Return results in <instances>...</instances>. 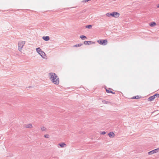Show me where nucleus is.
I'll use <instances>...</instances> for the list:
<instances>
[{"instance_id":"obj_1","label":"nucleus","mask_w":159,"mask_h":159,"mask_svg":"<svg viewBox=\"0 0 159 159\" xmlns=\"http://www.w3.org/2000/svg\"><path fill=\"white\" fill-rule=\"evenodd\" d=\"M49 78L52 82L55 84H58L59 82V78L54 73H50L49 74Z\"/></svg>"},{"instance_id":"obj_2","label":"nucleus","mask_w":159,"mask_h":159,"mask_svg":"<svg viewBox=\"0 0 159 159\" xmlns=\"http://www.w3.org/2000/svg\"><path fill=\"white\" fill-rule=\"evenodd\" d=\"M25 43V42L23 41H20L18 43V50L21 52L22 48Z\"/></svg>"},{"instance_id":"obj_3","label":"nucleus","mask_w":159,"mask_h":159,"mask_svg":"<svg viewBox=\"0 0 159 159\" xmlns=\"http://www.w3.org/2000/svg\"><path fill=\"white\" fill-rule=\"evenodd\" d=\"M97 42L100 44L102 45H105L107 44L108 43L107 39L99 40H98Z\"/></svg>"},{"instance_id":"obj_4","label":"nucleus","mask_w":159,"mask_h":159,"mask_svg":"<svg viewBox=\"0 0 159 159\" xmlns=\"http://www.w3.org/2000/svg\"><path fill=\"white\" fill-rule=\"evenodd\" d=\"M111 16L115 18H117L120 16V14L119 13L116 12H113L111 13Z\"/></svg>"},{"instance_id":"obj_5","label":"nucleus","mask_w":159,"mask_h":159,"mask_svg":"<svg viewBox=\"0 0 159 159\" xmlns=\"http://www.w3.org/2000/svg\"><path fill=\"white\" fill-rule=\"evenodd\" d=\"M158 151H159V148L156 149L149 152H148V155H152L157 152Z\"/></svg>"},{"instance_id":"obj_6","label":"nucleus","mask_w":159,"mask_h":159,"mask_svg":"<svg viewBox=\"0 0 159 159\" xmlns=\"http://www.w3.org/2000/svg\"><path fill=\"white\" fill-rule=\"evenodd\" d=\"M39 54L43 58L45 59H47L46 54L42 51L40 52Z\"/></svg>"},{"instance_id":"obj_7","label":"nucleus","mask_w":159,"mask_h":159,"mask_svg":"<svg viewBox=\"0 0 159 159\" xmlns=\"http://www.w3.org/2000/svg\"><path fill=\"white\" fill-rule=\"evenodd\" d=\"M156 96L158 97V95L157 94H156L153 96L149 97L148 98V101H152L155 98Z\"/></svg>"},{"instance_id":"obj_8","label":"nucleus","mask_w":159,"mask_h":159,"mask_svg":"<svg viewBox=\"0 0 159 159\" xmlns=\"http://www.w3.org/2000/svg\"><path fill=\"white\" fill-rule=\"evenodd\" d=\"M24 126L25 128H31L33 127L32 125L30 123L25 124L24 125Z\"/></svg>"},{"instance_id":"obj_9","label":"nucleus","mask_w":159,"mask_h":159,"mask_svg":"<svg viewBox=\"0 0 159 159\" xmlns=\"http://www.w3.org/2000/svg\"><path fill=\"white\" fill-rule=\"evenodd\" d=\"M108 135L110 138H113L114 137L115 134L113 132H111L108 133Z\"/></svg>"},{"instance_id":"obj_10","label":"nucleus","mask_w":159,"mask_h":159,"mask_svg":"<svg viewBox=\"0 0 159 159\" xmlns=\"http://www.w3.org/2000/svg\"><path fill=\"white\" fill-rule=\"evenodd\" d=\"M59 145L62 148L65 147L66 146V144L63 143H59Z\"/></svg>"},{"instance_id":"obj_11","label":"nucleus","mask_w":159,"mask_h":159,"mask_svg":"<svg viewBox=\"0 0 159 159\" xmlns=\"http://www.w3.org/2000/svg\"><path fill=\"white\" fill-rule=\"evenodd\" d=\"M43 39L45 41H48L50 39V38L49 36H43Z\"/></svg>"},{"instance_id":"obj_12","label":"nucleus","mask_w":159,"mask_h":159,"mask_svg":"<svg viewBox=\"0 0 159 159\" xmlns=\"http://www.w3.org/2000/svg\"><path fill=\"white\" fill-rule=\"evenodd\" d=\"M92 43V42L91 41H85L84 42V44L85 45H89L90 44H91Z\"/></svg>"},{"instance_id":"obj_13","label":"nucleus","mask_w":159,"mask_h":159,"mask_svg":"<svg viewBox=\"0 0 159 159\" xmlns=\"http://www.w3.org/2000/svg\"><path fill=\"white\" fill-rule=\"evenodd\" d=\"M150 26L152 27H154L156 25V23L155 22H152L149 24Z\"/></svg>"},{"instance_id":"obj_14","label":"nucleus","mask_w":159,"mask_h":159,"mask_svg":"<svg viewBox=\"0 0 159 159\" xmlns=\"http://www.w3.org/2000/svg\"><path fill=\"white\" fill-rule=\"evenodd\" d=\"M82 45H83L82 43H80V44H76V45H74L73 46V47L77 48L78 47L81 46Z\"/></svg>"},{"instance_id":"obj_15","label":"nucleus","mask_w":159,"mask_h":159,"mask_svg":"<svg viewBox=\"0 0 159 159\" xmlns=\"http://www.w3.org/2000/svg\"><path fill=\"white\" fill-rule=\"evenodd\" d=\"M36 50L37 52L38 53H39L40 52L42 51L41 50V49L39 48H36Z\"/></svg>"},{"instance_id":"obj_16","label":"nucleus","mask_w":159,"mask_h":159,"mask_svg":"<svg viewBox=\"0 0 159 159\" xmlns=\"http://www.w3.org/2000/svg\"><path fill=\"white\" fill-rule=\"evenodd\" d=\"M41 129L42 131H45L46 130V128L44 127L43 126H42L41 127Z\"/></svg>"},{"instance_id":"obj_17","label":"nucleus","mask_w":159,"mask_h":159,"mask_svg":"<svg viewBox=\"0 0 159 159\" xmlns=\"http://www.w3.org/2000/svg\"><path fill=\"white\" fill-rule=\"evenodd\" d=\"M102 102V103L104 104H109L110 103L109 102L106 101L105 100H103Z\"/></svg>"},{"instance_id":"obj_18","label":"nucleus","mask_w":159,"mask_h":159,"mask_svg":"<svg viewBox=\"0 0 159 159\" xmlns=\"http://www.w3.org/2000/svg\"><path fill=\"white\" fill-rule=\"evenodd\" d=\"M111 89H106V91L107 93H113V92L111 91Z\"/></svg>"},{"instance_id":"obj_19","label":"nucleus","mask_w":159,"mask_h":159,"mask_svg":"<svg viewBox=\"0 0 159 159\" xmlns=\"http://www.w3.org/2000/svg\"><path fill=\"white\" fill-rule=\"evenodd\" d=\"M86 27L88 29H91L92 27V25H89L86 26Z\"/></svg>"},{"instance_id":"obj_20","label":"nucleus","mask_w":159,"mask_h":159,"mask_svg":"<svg viewBox=\"0 0 159 159\" xmlns=\"http://www.w3.org/2000/svg\"><path fill=\"white\" fill-rule=\"evenodd\" d=\"M80 38L82 39H87V37L84 36H80Z\"/></svg>"},{"instance_id":"obj_21","label":"nucleus","mask_w":159,"mask_h":159,"mask_svg":"<svg viewBox=\"0 0 159 159\" xmlns=\"http://www.w3.org/2000/svg\"><path fill=\"white\" fill-rule=\"evenodd\" d=\"M111 13H107L106 14V15L107 16L109 17L111 16Z\"/></svg>"},{"instance_id":"obj_22","label":"nucleus","mask_w":159,"mask_h":159,"mask_svg":"<svg viewBox=\"0 0 159 159\" xmlns=\"http://www.w3.org/2000/svg\"><path fill=\"white\" fill-rule=\"evenodd\" d=\"M44 137L46 138H48L49 137V135L48 134H45L44 135Z\"/></svg>"},{"instance_id":"obj_23","label":"nucleus","mask_w":159,"mask_h":159,"mask_svg":"<svg viewBox=\"0 0 159 159\" xmlns=\"http://www.w3.org/2000/svg\"><path fill=\"white\" fill-rule=\"evenodd\" d=\"M106 133V132H105V131H103V132H101V133H100V134H103V135H104Z\"/></svg>"},{"instance_id":"obj_24","label":"nucleus","mask_w":159,"mask_h":159,"mask_svg":"<svg viewBox=\"0 0 159 159\" xmlns=\"http://www.w3.org/2000/svg\"><path fill=\"white\" fill-rule=\"evenodd\" d=\"M90 0H84L83 1V2H88Z\"/></svg>"},{"instance_id":"obj_25","label":"nucleus","mask_w":159,"mask_h":159,"mask_svg":"<svg viewBox=\"0 0 159 159\" xmlns=\"http://www.w3.org/2000/svg\"><path fill=\"white\" fill-rule=\"evenodd\" d=\"M157 7L159 8V4L157 6Z\"/></svg>"},{"instance_id":"obj_26","label":"nucleus","mask_w":159,"mask_h":159,"mask_svg":"<svg viewBox=\"0 0 159 159\" xmlns=\"http://www.w3.org/2000/svg\"><path fill=\"white\" fill-rule=\"evenodd\" d=\"M136 98V97H133V98Z\"/></svg>"},{"instance_id":"obj_27","label":"nucleus","mask_w":159,"mask_h":159,"mask_svg":"<svg viewBox=\"0 0 159 159\" xmlns=\"http://www.w3.org/2000/svg\"><path fill=\"white\" fill-rule=\"evenodd\" d=\"M157 95H158V97H159V93L158 94H157Z\"/></svg>"},{"instance_id":"obj_28","label":"nucleus","mask_w":159,"mask_h":159,"mask_svg":"<svg viewBox=\"0 0 159 159\" xmlns=\"http://www.w3.org/2000/svg\"><path fill=\"white\" fill-rule=\"evenodd\" d=\"M112 93L113 94H114L115 93V92H113V93Z\"/></svg>"}]
</instances>
